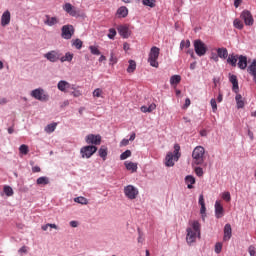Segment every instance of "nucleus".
<instances>
[{
	"mask_svg": "<svg viewBox=\"0 0 256 256\" xmlns=\"http://www.w3.org/2000/svg\"><path fill=\"white\" fill-rule=\"evenodd\" d=\"M222 199L224 201H226L227 203H229V201H231V193L229 192H223L222 193Z\"/></svg>",
	"mask_w": 256,
	"mask_h": 256,
	"instance_id": "47",
	"label": "nucleus"
},
{
	"mask_svg": "<svg viewBox=\"0 0 256 256\" xmlns=\"http://www.w3.org/2000/svg\"><path fill=\"white\" fill-rule=\"evenodd\" d=\"M222 249H223V244H221L220 242L216 243L215 253H217V254L221 253Z\"/></svg>",
	"mask_w": 256,
	"mask_h": 256,
	"instance_id": "48",
	"label": "nucleus"
},
{
	"mask_svg": "<svg viewBox=\"0 0 256 256\" xmlns=\"http://www.w3.org/2000/svg\"><path fill=\"white\" fill-rule=\"evenodd\" d=\"M194 171H195V173H196V175H197L198 177H203V168H201V167H196V168L194 169Z\"/></svg>",
	"mask_w": 256,
	"mask_h": 256,
	"instance_id": "49",
	"label": "nucleus"
},
{
	"mask_svg": "<svg viewBox=\"0 0 256 256\" xmlns=\"http://www.w3.org/2000/svg\"><path fill=\"white\" fill-rule=\"evenodd\" d=\"M124 194L127 199L133 201V199H137V195H139V190L133 185H128L124 187Z\"/></svg>",
	"mask_w": 256,
	"mask_h": 256,
	"instance_id": "8",
	"label": "nucleus"
},
{
	"mask_svg": "<svg viewBox=\"0 0 256 256\" xmlns=\"http://www.w3.org/2000/svg\"><path fill=\"white\" fill-rule=\"evenodd\" d=\"M118 17H127V15H129V9H127V7L125 6H121L120 8H118L117 13Z\"/></svg>",
	"mask_w": 256,
	"mask_h": 256,
	"instance_id": "24",
	"label": "nucleus"
},
{
	"mask_svg": "<svg viewBox=\"0 0 256 256\" xmlns=\"http://www.w3.org/2000/svg\"><path fill=\"white\" fill-rule=\"evenodd\" d=\"M70 227H79V222L75 221V220H72L70 221Z\"/></svg>",
	"mask_w": 256,
	"mask_h": 256,
	"instance_id": "56",
	"label": "nucleus"
},
{
	"mask_svg": "<svg viewBox=\"0 0 256 256\" xmlns=\"http://www.w3.org/2000/svg\"><path fill=\"white\" fill-rule=\"evenodd\" d=\"M57 88L59 91H62V93H67V89H75L71 86V84L65 80H61L57 84Z\"/></svg>",
	"mask_w": 256,
	"mask_h": 256,
	"instance_id": "15",
	"label": "nucleus"
},
{
	"mask_svg": "<svg viewBox=\"0 0 256 256\" xmlns=\"http://www.w3.org/2000/svg\"><path fill=\"white\" fill-rule=\"evenodd\" d=\"M73 47H76L77 49H81L83 47V41L81 39L77 38L75 40H72Z\"/></svg>",
	"mask_w": 256,
	"mask_h": 256,
	"instance_id": "37",
	"label": "nucleus"
},
{
	"mask_svg": "<svg viewBox=\"0 0 256 256\" xmlns=\"http://www.w3.org/2000/svg\"><path fill=\"white\" fill-rule=\"evenodd\" d=\"M160 49L156 46L152 47L148 56V63H150L151 67H155L156 69L159 67V53Z\"/></svg>",
	"mask_w": 256,
	"mask_h": 256,
	"instance_id": "4",
	"label": "nucleus"
},
{
	"mask_svg": "<svg viewBox=\"0 0 256 256\" xmlns=\"http://www.w3.org/2000/svg\"><path fill=\"white\" fill-rule=\"evenodd\" d=\"M248 252L250 256H256L255 246L253 245L249 246Z\"/></svg>",
	"mask_w": 256,
	"mask_h": 256,
	"instance_id": "50",
	"label": "nucleus"
},
{
	"mask_svg": "<svg viewBox=\"0 0 256 256\" xmlns=\"http://www.w3.org/2000/svg\"><path fill=\"white\" fill-rule=\"evenodd\" d=\"M123 49H124V51H129V49H130L129 43L125 42L123 44Z\"/></svg>",
	"mask_w": 256,
	"mask_h": 256,
	"instance_id": "61",
	"label": "nucleus"
},
{
	"mask_svg": "<svg viewBox=\"0 0 256 256\" xmlns=\"http://www.w3.org/2000/svg\"><path fill=\"white\" fill-rule=\"evenodd\" d=\"M37 185H49V177L41 176L36 180Z\"/></svg>",
	"mask_w": 256,
	"mask_h": 256,
	"instance_id": "30",
	"label": "nucleus"
},
{
	"mask_svg": "<svg viewBox=\"0 0 256 256\" xmlns=\"http://www.w3.org/2000/svg\"><path fill=\"white\" fill-rule=\"evenodd\" d=\"M155 3H157V0H142V4L145 7H150L151 9H153V7H155Z\"/></svg>",
	"mask_w": 256,
	"mask_h": 256,
	"instance_id": "33",
	"label": "nucleus"
},
{
	"mask_svg": "<svg viewBox=\"0 0 256 256\" xmlns=\"http://www.w3.org/2000/svg\"><path fill=\"white\" fill-rule=\"evenodd\" d=\"M237 61H239V55L237 54H229L227 57V63L232 67H237Z\"/></svg>",
	"mask_w": 256,
	"mask_h": 256,
	"instance_id": "21",
	"label": "nucleus"
},
{
	"mask_svg": "<svg viewBox=\"0 0 256 256\" xmlns=\"http://www.w3.org/2000/svg\"><path fill=\"white\" fill-rule=\"evenodd\" d=\"M45 59L50 61V63H57V61H61V53L57 50H52L44 54Z\"/></svg>",
	"mask_w": 256,
	"mask_h": 256,
	"instance_id": "10",
	"label": "nucleus"
},
{
	"mask_svg": "<svg viewBox=\"0 0 256 256\" xmlns=\"http://www.w3.org/2000/svg\"><path fill=\"white\" fill-rule=\"evenodd\" d=\"M11 23V12L6 10L1 16V25L2 27H7Z\"/></svg>",
	"mask_w": 256,
	"mask_h": 256,
	"instance_id": "16",
	"label": "nucleus"
},
{
	"mask_svg": "<svg viewBox=\"0 0 256 256\" xmlns=\"http://www.w3.org/2000/svg\"><path fill=\"white\" fill-rule=\"evenodd\" d=\"M192 165H203L205 163V148L196 146L192 152Z\"/></svg>",
	"mask_w": 256,
	"mask_h": 256,
	"instance_id": "3",
	"label": "nucleus"
},
{
	"mask_svg": "<svg viewBox=\"0 0 256 256\" xmlns=\"http://www.w3.org/2000/svg\"><path fill=\"white\" fill-rule=\"evenodd\" d=\"M241 19H243L245 25H247L248 27L253 26V23H255V20L253 19V15L251 14V12H249V10H244L241 13Z\"/></svg>",
	"mask_w": 256,
	"mask_h": 256,
	"instance_id": "11",
	"label": "nucleus"
},
{
	"mask_svg": "<svg viewBox=\"0 0 256 256\" xmlns=\"http://www.w3.org/2000/svg\"><path fill=\"white\" fill-rule=\"evenodd\" d=\"M194 50L198 57H203L207 53V45L200 39L194 40Z\"/></svg>",
	"mask_w": 256,
	"mask_h": 256,
	"instance_id": "6",
	"label": "nucleus"
},
{
	"mask_svg": "<svg viewBox=\"0 0 256 256\" xmlns=\"http://www.w3.org/2000/svg\"><path fill=\"white\" fill-rule=\"evenodd\" d=\"M116 35H117V30H115V28H110L108 33V39H115Z\"/></svg>",
	"mask_w": 256,
	"mask_h": 256,
	"instance_id": "46",
	"label": "nucleus"
},
{
	"mask_svg": "<svg viewBox=\"0 0 256 256\" xmlns=\"http://www.w3.org/2000/svg\"><path fill=\"white\" fill-rule=\"evenodd\" d=\"M63 9L71 17H77V15H79V11H77V9L74 6H72L71 3H66L63 6Z\"/></svg>",
	"mask_w": 256,
	"mask_h": 256,
	"instance_id": "13",
	"label": "nucleus"
},
{
	"mask_svg": "<svg viewBox=\"0 0 256 256\" xmlns=\"http://www.w3.org/2000/svg\"><path fill=\"white\" fill-rule=\"evenodd\" d=\"M155 109H157V105H155V103L150 104L148 107V113H152Z\"/></svg>",
	"mask_w": 256,
	"mask_h": 256,
	"instance_id": "52",
	"label": "nucleus"
},
{
	"mask_svg": "<svg viewBox=\"0 0 256 256\" xmlns=\"http://www.w3.org/2000/svg\"><path fill=\"white\" fill-rule=\"evenodd\" d=\"M184 47H186V49H189V47H191V41L182 40L180 43V49H183Z\"/></svg>",
	"mask_w": 256,
	"mask_h": 256,
	"instance_id": "44",
	"label": "nucleus"
},
{
	"mask_svg": "<svg viewBox=\"0 0 256 256\" xmlns=\"http://www.w3.org/2000/svg\"><path fill=\"white\" fill-rule=\"evenodd\" d=\"M55 129H57V123L48 124L45 127L46 133H53V131H55Z\"/></svg>",
	"mask_w": 256,
	"mask_h": 256,
	"instance_id": "36",
	"label": "nucleus"
},
{
	"mask_svg": "<svg viewBox=\"0 0 256 256\" xmlns=\"http://www.w3.org/2000/svg\"><path fill=\"white\" fill-rule=\"evenodd\" d=\"M235 99L237 103V108L243 109V107H245V101H243V96H241V94H237Z\"/></svg>",
	"mask_w": 256,
	"mask_h": 256,
	"instance_id": "28",
	"label": "nucleus"
},
{
	"mask_svg": "<svg viewBox=\"0 0 256 256\" xmlns=\"http://www.w3.org/2000/svg\"><path fill=\"white\" fill-rule=\"evenodd\" d=\"M61 63H65V61H68V63H71L73 61V53L67 52L64 56H60Z\"/></svg>",
	"mask_w": 256,
	"mask_h": 256,
	"instance_id": "27",
	"label": "nucleus"
},
{
	"mask_svg": "<svg viewBox=\"0 0 256 256\" xmlns=\"http://www.w3.org/2000/svg\"><path fill=\"white\" fill-rule=\"evenodd\" d=\"M181 146L179 144L174 145V152H168L165 158L166 167H173L175 165L174 161H179L181 157Z\"/></svg>",
	"mask_w": 256,
	"mask_h": 256,
	"instance_id": "2",
	"label": "nucleus"
},
{
	"mask_svg": "<svg viewBox=\"0 0 256 256\" xmlns=\"http://www.w3.org/2000/svg\"><path fill=\"white\" fill-rule=\"evenodd\" d=\"M4 193L5 195H7V197H13V188H11L10 186H4Z\"/></svg>",
	"mask_w": 256,
	"mask_h": 256,
	"instance_id": "40",
	"label": "nucleus"
},
{
	"mask_svg": "<svg viewBox=\"0 0 256 256\" xmlns=\"http://www.w3.org/2000/svg\"><path fill=\"white\" fill-rule=\"evenodd\" d=\"M135 69H137V63L134 60H129L127 73H135Z\"/></svg>",
	"mask_w": 256,
	"mask_h": 256,
	"instance_id": "32",
	"label": "nucleus"
},
{
	"mask_svg": "<svg viewBox=\"0 0 256 256\" xmlns=\"http://www.w3.org/2000/svg\"><path fill=\"white\" fill-rule=\"evenodd\" d=\"M93 97H101L103 99V89L101 88H96L93 93H92Z\"/></svg>",
	"mask_w": 256,
	"mask_h": 256,
	"instance_id": "38",
	"label": "nucleus"
},
{
	"mask_svg": "<svg viewBox=\"0 0 256 256\" xmlns=\"http://www.w3.org/2000/svg\"><path fill=\"white\" fill-rule=\"evenodd\" d=\"M19 253H27V247L23 246L19 249Z\"/></svg>",
	"mask_w": 256,
	"mask_h": 256,
	"instance_id": "64",
	"label": "nucleus"
},
{
	"mask_svg": "<svg viewBox=\"0 0 256 256\" xmlns=\"http://www.w3.org/2000/svg\"><path fill=\"white\" fill-rule=\"evenodd\" d=\"M225 215V210L223 209V205L221 204V201L217 200L215 202V216L216 219H221Z\"/></svg>",
	"mask_w": 256,
	"mask_h": 256,
	"instance_id": "14",
	"label": "nucleus"
},
{
	"mask_svg": "<svg viewBox=\"0 0 256 256\" xmlns=\"http://www.w3.org/2000/svg\"><path fill=\"white\" fill-rule=\"evenodd\" d=\"M80 153L83 159H91L97 153V147L93 145L84 146L81 148Z\"/></svg>",
	"mask_w": 256,
	"mask_h": 256,
	"instance_id": "5",
	"label": "nucleus"
},
{
	"mask_svg": "<svg viewBox=\"0 0 256 256\" xmlns=\"http://www.w3.org/2000/svg\"><path fill=\"white\" fill-rule=\"evenodd\" d=\"M118 33L123 39H129V36L131 35L129 33V27L125 25L118 26Z\"/></svg>",
	"mask_w": 256,
	"mask_h": 256,
	"instance_id": "19",
	"label": "nucleus"
},
{
	"mask_svg": "<svg viewBox=\"0 0 256 256\" xmlns=\"http://www.w3.org/2000/svg\"><path fill=\"white\" fill-rule=\"evenodd\" d=\"M197 237H201V224L199 221H193L192 226L187 228L186 241L188 245L195 243Z\"/></svg>",
	"mask_w": 256,
	"mask_h": 256,
	"instance_id": "1",
	"label": "nucleus"
},
{
	"mask_svg": "<svg viewBox=\"0 0 256 256\" xmlns=\"http://www.w3.org/2000/svg\"><path fill=\"white\" fill-rule=\"evenodd\" d=\"M86 143L88 145H101V135H94V134L87 135Z\"/></svg>",
	"mask_w": 256,
	"mask_h": 256,
	"instance_id": "12",
	"label": "nucleus"
},
{
	"mask_svg": "<svg viewBox=\"0 0 256 256\" xmlns=\"http://www.w3.org/2000/svg\"><path fill=\"white\" fill-rule=\"evenodd\" d=\"M181 83V77L179 75H173L170 78V84L172 85H179Z\"/></svg>",
	"mask_w": 256,
	"mask_h": 256,
	"instance_id": "34",
	"label": "nucleus"
},
{
	"mask_svg": "<svg viewBox=\"0 0 256 256\" xmlns=\"http://www.w3.org/2000/svg\"><path fill=\"white\" fill-rule=\"evenodd\" d=\"M89 49L92 55H101V51L97 46H89Z\"/></svg>",
	"mask_w": 256,
	"mask_h": 256,
	"instance_id": "43",
	"label": "nucleus"
},
{
	"mask_svg": "<svg viewBox=\"0 0 256 256\" xmlns=\"http://www.w3.org/2000/svg\"><path fill=\"white\" fill-rule=\"evenodd\" d=\"M185 183L188 187V189H193V185H195V177L188 175L185 178Z\"/></svg>",
	"mask_w": 256,
	"mask_h": 256,
	"instance_id": "25",
	"label": "nucleus"
},
{
	"mask_svg": "<svg viewBox=\"0 0 256 256\" xmlns=\"http://www.w3.org/2000/svg\"><path fill=\"white\" fill-rule=\"evenodd\" d=\"M125 167L127 171H131L132 173L137 172V163L125 162Z\"/></svg>",
	"mask_w": 256,
	"mask_h": 256,
	"instance_id": "26",
	"label": "nucleus"
},
{
	"mask_svg": "<svg viewBox=\"0 0 256 256\" xmlns=\"http://www.w3.org/2000/svg\"><path fill=\"white\" fill-rule=\"evenodd\" d=\"M233 235V230L231 229V224H226L224 226V241H229Z\"/></svg>",
	"mask_w": 256,
	"mask_h": 256,
	"instance_id": "20",
	"label": "nucleus"
},
{
	"mask_svg": "<svg viewBox=\"0 0 256 256\" xmlns=\"http://www.w3.org/2000/svg\"><path fill=\"white\" fill-rule=\"evenodd\" d=\"M216 52H217L218 58L220 59H227V57H229V51L225 47L218 48Z\"/></svg>",
	"mask_w": 256,
	"mask_h": 256,
	"instance_id": "22",
	"label": "nucleus"
},
{
	"mask_svg": "<svg viewBox=\"0 0 256 256\" xmlns=\"http://www.w3.org/2000/svg\"><path fill=\"white\" fill-rule=\"evenodd\" d=\"M229 81L232 83V91L237 93L239 91V80H237V76L234 74H229Z\"/></svg>",
	"mask_w": 256,
	"mask_h": 256,
	"instance_id": "18",
	"label": "nucleus"
},
{
	"mask_svg": "<svg viewBox=\"0 0 256 256\" xmlns=\"http://www.w3.org/2000/svg\"><path fill=\"white\" fill-rule=\"evenodd\" d=\"M206 211H207V208L205 207V204H204V205H202L201 208H200V213H201V215H205Z\"/></svg>",
	"mask_w": 256,
	"mask_h": 256,
	"instance_id": "58",
	"label": "nucleus"
},
{
	"mask_svg": "<svg viewBox=\"0 0 256 256\" xmlns=\"http://www.w3.org/2000/svg\"><path fill=\"white\" fill-rule=\"evenodd\" d=\"M195 67H197V62H192V63L190 64V69H191V71L195 70Z\"/></svg>",
	"mask_w": 256,
	"mask_h": 256,
	"instance_id": "63",
	"label": "nucleus"
},
{
	"mask_svg": "<svg viewBox=\"0 0 256 256\" xmlns=\"http://www.w3.org/2000/svg\"><path fill=\"white\" fill-rule=\"evenodd\" d=\"M211 59H213V61H215L217 63V61H219V55L212 53Z\"/></svg>",
	"mask_w": 256,
	"mask_h": 256,
	"instance_id": "59",
	"label": "nucleus"
},
{
	"mask_svg": "<svg viewBox=\"0 0 256 256\" xmlns=\"http://www.w3.org/2000/svg\"><path fill=\"white\" fill-rule=\"evenodd\" d=\"M140 111H142V113H149V109H148L147 106H142V107L140 108Z\"/></svg>",
	"mask_w": 256,
	"mask_h": 256,
	"instance_id": "60",
	"label": "nucleus"
},
{
	"mask_svg": "<svg viewBox=\"0 0 256 256\" xmlns=\"http://www.w3.org/2000/svg\"><path fill=\"white\" fill-rule=\"evenodd\" d=\"M75 203H80V205H87L89 203V201L87 200V198L80 196V197H76L74 199Z\"/></svg>",
	"mask_w": 256,
	"mask_h": 256,
	"instance_id": "35",
	"label": "nucleus"
},
{
	"mask_svg": "<svg viewBox=\"0 0 256 256\" xmlns=\"http://www.w3.org/2000/svg\"><path fill=\"white\" fill-rule=\"evenodd\" d=\"M71 95H73V97H81V91L79 90L73 91Z\"/></svg>",
	"mask_w": 256,
	"mask_h": 256,
	"instance_id": "55",
	"label": "nucleus"
},
{
	"mask_svg": "<svg viewBox=\"0 0 256 256\" xmlns=\"http://www.w3.org/2000/svg\"><path fill=\"white\" fill-rule=\"evenodd\" d=\"M61 31L62 39L69 40L71 37H73V35H75V27H73L71 24L62 26Z\"/></svg>",
	"mask_w": 256,
	"mask_h": 256,
	"instance_id": "7",
	"label": "nucleus"
},
{
	"mask_svg": "<svg viewBox=\"0 0 256 256\" xmlns=\"http://www.w3.org/2000/svg\"><path fill=\"white\" fill-rule=\"evenodd\" d=\"M59 23L58 17H51L50 15H45L44 24L48 27H53V25H57Z\"/></svg>",
	"mask_w": 256,
	"mask_h": 256,
	"instance_id": "17",
	"label": "nucleus"
},
{
	"mask_svg": "<svg viewBox=\"0 0 256 256\" xmlns=\"http://www.w3.org/2000/svg\"><path fill=\"white\" fill-rule=\"evenodd\" d=\"M131 157V150H126L120 155L121 161H125V159H129Z\"/></svg>",
	"mask_w": 256,
	"mask_h": 256,
	"instance_id": "42",
	"label": "nucleus"
},
{
	"mask_svg": "<svg viewBox=\"0 0 256 256\" xmlns=\"http://www.w3.org/2000/svg\"><path fill=\"white\" fill-rule=\"evenodd\" d=\"M217 102L222 103L223 102V92L219 90L218 97H217Z\"/></svg>",
	"mask_w": 256,
	"mask_h": 256,
	"instance_id": "53",
	"label": "nucleus"
},
{
	"mask_svg": "<svg viewBox=\"0 0 256 256\" xmlns=\"http://www.w3.org/2000/svg\"><path fill=\"white\" fill-rule=\"evenodd\" d=\"M210 105L212 107L213 113H217V100L215 98L210 100Z\"/></svg>",
	"mask_w": 256,
	"mask_h": 256,
	"instance_id": "45",
	"label": "nucleus"
},
{
	"mask_svg": "<svg viewBox=\"0 0 256 256\" xmlns=\"http://www.w3.org/2000/svg\"><path fill=\"white\" fill-rule=\"evenodd\" d=\"M31 97L37 99V101H49V95L45 94V90L41 88L32 90Z\"/></svg>",
	"mask_w": 256,
	"mask_h": 256,
	"instance_id": "9",
	"label": "nucleus"
},
{
	"mask_svg": "<svg viewBox=\"0 0 256 256\" xmlns=\"http://www.w3.org/2000/svg\"><path fill=\"white\" fill-rule=\"evenodd\" d=\"M99 157L103 159V161L107 160V147L106 146H101L99 151H98Z\"/></svg>",
	"mask_w": 256,
	"mask_h": 256,
	"instance_id": "31",
	"label": "nucleus"
},
{
	"mask_svg": "<svg viewBox=\"0 0 256 256\" xmlns=\"http://www.w3.org/2000/svg\"><path fill=\"white\" fill-rule=\"evenodd\" d=\"M135 137H136V134L135 132H133L129 139H123L120 142V147H127V145H129V141H135Z\"/></svg>",
	"mask_w": 256,
	"mask_h": 256,
	"instance_id": "29",
	"label": "nucleus"
},
{
	"mask_svg": "<svg viewBox=\"0 0 256 256\" xmlns=\"http://www.w3.org/2000/svg\"><path fill=\"white\" fill-rule=\"evenodd\" d=\"M19 151L22 155H27L29 153V146L25 145V144H22L20 147H19Z\"/></svg>",
	"mask_w": 256,
	"mask_h": 256,
	"instance_id": "39",
	"label": "nucleus"
},
{
	"mask_svg": "<svg viewBox=\"0 0 256 256\" xmlns=\"http://www.w3.org/2000/svg\"><path fill=\"white\" fill-rule=\"evenodd\" d=\"M199 205H200V206L205 205V199L203 198V195H200V196H199Z\"/></svg>",
	"mask_w": 256,
	"mask_h": 256,
	"instance_id": "57",
	"label": "nucleus"
},
{
	"mask_svg": "<svg viewBox=\"0 0 256 256\" xmlns=\"http://www.w3.org/2000/svg\"><path fill=\"white\" fill-rule=\"evenodd\" d=\"M32 173H41V167L39 166L32 167Z\"/></svg>",
	"mask_w": 256,
	"mask_h": 256,
	"instance_id": "54",
	"label": "nucleus"
},
{
	"mask_svg": "<svg viewBox=\"0 0 256 256\" xmlns=\"http://www.w3.org/2000/svg\"><path fill=\"white\" fill-rule=\"evenodd\" d=\"M110 63H112V65H115V63H117V57H115V54L113 52H111L110 54Z\"/></svg>",
	"mask_w": 256,
	"mask_h": 256,
	"instance_id": "51",
	"label": "nucleus"
},
{
	"mask_svg": "<svg viewBox=\"0 0 256 256\" xmlns=\"http://www.w3.org/2000/svg\"><path fill=\"white\" fill-rule=\"evenodd\" d=\"M241 3H242V0H234V6L236 7V9L237 7H239V5H241Z\"/></svg>",
	"mask_w": 256,
	"mask_h": 256,
	"instance_id": "62",
	"label": "nucleus"
},
{
	"mask_svg": "<svg viewBox=\"0 0 256 256\" xmlns=\"http://www.w3.org/2000/svg\"><path fill=\"white\" fill-rule=\"evenodd\" d=\"M238 67L239 69H247V56L240 55L238 57Z\"/></svg>",
	"mask_w": 256,
	"mask_h": 256,
	"instance_id": "23",
	"label": "nucleus"
},
{
	"mask_svg": "<svg viewBox=\"0 0 256 256\" xmlns=\"http://www.w3.org/2000/svg\"><path fill=\"white\" fill-rule=\"evenodd\" d=\"M233 25L236 29H243L244 25H243V21L239 20V19H235L233 22Z\"/></svg>",
	"mask_w": 256,
	"mask_h": 256,
	"instance_id": "41",
	"label": "nucleus"
}]
</instances>
